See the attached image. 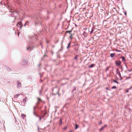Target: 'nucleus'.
<instances>
[{"label": "nucleus", "instance_id": "1", "mask_svg": "<svg viewBox=\"0 0 132 132\" xmlns=\"http://www.w3.org/2000/svg\"><path fill=\"white\" fill-rule=\"evenodd\" d=\"M116 72L118 74L119 76L121 77V74L120 71H119V70L118 69L117 70Z\"/></svg>", "mask_w": 132, "mask_h": 132}, {"label": "nucleus", "instance_id": "2", "mask_svg": "<svg viewBox=\"0 0 132 132\" xmlns=\"http://www.w3.org/2000/svg\"><path fill=\"white\" fill-rule=\"evenodd\" d=\"M116 65H120V64H121V62L120 61H119L118 62V63H117V61H116Z\"/></svg>", "mask_w": 132, "mask_h": 132}, {"label": "nucleus", "instance_id": "3", "mask_svg": "<svg viewBox=\"0 0 132 132\" xmlns=\"http://www.w3.org/2000/svg\"><path fill=\"white\" fill-rule=\"evenodd\" d=\"M17 85L18 86V87H20L21 86V84L18 82V83L17 84Z\"/></svg>", "mask_w": 132, "mask_h": 132}, {"label": "nucleus", "instance_id": "4", "mask_svg": "<svg viewBox=\"0 0 132 132\" xmlns=\"http://www.w3.org/2000/svg\"><path fill=\"white\" fill-rule=\"evenodd\" d=\"M18 24L21 26L20 27L21 28V27L22 26V23L21 22H19L18 23Z\"/></svg>", "mask_w": 132, "mask_h": 132}, {"label": "nucleus", "instance_id": "5", "mask_svg": "<svg viewBox=\"0 0 132 132\" xmlns=\"http://www.w3.org/2000/svg\"><path fill=\"white\" fill-rule=\"evenodd\" d=\"M115 54L114 53L111 54H110V56H111V57H114Z\"/></svg>", "mask_w": 132, "mask_h": 132}, {"label": "nucleus", "instance_id": "6", "mask_svg": "<svg viewBox=\"0 0 132 132\" xmlns=\"http://www.w3.org/2000/svg\"><path fill=\"white\" fill-rule=\"evenodd\" d=\"M121 58L122 59V61H125V59L124 57L122 56L121 57Z\"/></svg>", "mask_w": 132, "mask_h": 132}, {"label": "nucleus", "instance_id": "7", "mask_svg": "<svg viewBox=\"0 0 132 132\" xmlns=\"http://www.w3.org/2000/svg\"><path fill=\"white\" fill-rule=\"evenodd\" d=\"M27 97H26L25 98L23 99V101L24 103H25L26 101L27 100Z\"/></svg>", "mask_w": 132, "mask_h": 132}, {"label": "nucleus", "instance_id": "8", "mask_svg": "<svg viewBox=\"0 0 132 132\" xmlns=\"http://www.w3.org/2000/svg\"><path fill=\"white\" fill-rule=\"evenodd\" d=\"M32 50V49L31 47H28L27 48V50H30L31 51Z\"/></svg>", "mask_w": 132, "mask_h": 132}, {"label": "nucleus", "instance_id": "9", "mask_svg": "<svg viewBox=\"0 0 132 132\" xmlns=\"http://www.w3.org/2000/svg\"><path fill=\"white\" fill-rule=\"evenodd\" d=\"M106 126V125H105L104 126H103L101 128L100 130H103L104 128Z\"/></svg>", "mask_w": 132, "mask_h": 132}, {"label": "nucleus", "instance_id": "10", "mask_svg": "<svg viewBox=\"0 0 132 132\" xmlns=\"http://www.w3.org/2000/svg\"><path fill=\"white\" fill-rule=\"evenodd\" d=\"M94 66V64H92L89 66V68H92V67H93Z\"/></svg>", "mask_w": 132, "mask_h": 132}, {"label": "nucleus", "instance_id": "11", "mask_svg": "<svg viewBox=\"0 0 132 132\" xmlns=\"http://www.w3.org/2000/svg\"><path fill=\"white\" fill-rule=\"evenodd\" d=\"M25 115L24 114H22L21 115V117L23 119H24Z\"/></svg>", "mask_w": 132, "mask_h": 132}, {"label": "nucleus", "instance_id": "12", "mask_svg": "<svg viewBox=\"0 0 132 132\" xmlns=\"http://www.w3.org/2000/svg\"><path fill=\"white\" fill-rule=\"evenodd\" d=\"M19 95L20 94H16L15 95V96L14 97L15 98H17Z\"/></svg>", "mask_w": 132, "mask_h": 132}, {"label": "nucleus", "instance_id": "13", "mask_svg": "<svg viewBox=\"0 0 132 132\" xmlns=\"http://www.w3.org/2000/svg\"><path fill=\"white\" fill-rule=\"evenodd\" d=\"M72 31L71 30L69 31L68 30L66 31V33H70L72 32Z\"/></svg>", "mask_w": 132, "mask_h": 132}, {"label": "nucleus", "instance_id": "14", "mask_svg": "<svg viewBox=\"0 0 132 132\" xmlns=\"http://www.w3.org/2000/svg\"><path fill=\"white\" fill-rule=\"evenodd\" d=\"M78 125H77V124H76V126H75V129H77L78 128Z\"/></svg>", "mask_w": 132, "mask_h": 132}, {"label": "nucleus", "instance_id": "15", "mask_svg": "<svg viewBox=\"0 0 132 132\" xmlns=\"http://www.w3.org/2000/svg\"><path fill=\"white\" fill-rule=\"evenodd\" d=\"M38 99V102L39 101H41V100L40 99V98H37Z\"/></svg>", "mask_w": 132, "mask_h": 132}, {"label": "nucleus", "instance_id": "16", "mask_svg": "<svg viewBox=\"0 0 132 132\" xmlns=\"http://www.w3.org/2000/svg\"><path fill=\"white\" fill-rule=\"evenodd\" d=\"M93 31H94V30L93 29H92L91 30V31L90 32V34H92L93 32Z\"/></svg>", "mask_w": 132, "mask_h": 132}, {"label": "nucleus", "instance_id": "17", "mask_svg": "<svg viewBox=\"0 0 132 132\" xmlns=\"http://www.w3.org/2000/svg\"><path fill=\"white\" fill-rule=\"evenodd\" d=\"M78 55H76V56H75V59L77 60V57L78 56Z\"/></svg>", "mask_w": 132, "mask_h": 132}, {"label": "nucleus", "instance_id": "18", "mask_svg": "<svg viewBox=\"0 0 132 132\" xmlns=\"http://www.w3.org/2000/svg\"><path fill=\"white\" fill-rule=\"evenodd\" d=\"M113 82H115L116 83H117V84H118V82H117L115 80H113Z\"/></svg>", "mask_w": 132, "mask_h": 132}, {"label": "nucleus", "instance_id": "19", "mask_svg": "<svg viewBox=\"0 0 132 132\" xmlns=\"http://www.w3.org/2000/svg\"><path fill=\"white\" fill-rule=\"evenodd\" d=\"M116 51H117V52H121V51L120 50H118L117 49H116Z\"/></svg>", "mask_w": 132, "mask_h": 132}, {"label": "nucleus", "instance_id": "20", "mask_svg": "<svg viewBox=\"0 0 132 132\" xmlns=\"http://www.w3.org/2000/svg\"><path fill=\"white\" fill-rule=\"evenodd\" d=\"M70 34V36L69 38H70V39H71L72 38V34Z\"/></svg>", "mask_w": 132, "mask_h": 132}, {"label": "nucleus", "instance_id": "21", "mask_svg": "<svg viewBox=\"0 0 132 132\" xmlns=\"http://www.w3.org/2000/svg\"><path fill=\"white\" fill-rule=\"evenodd\" d=\"M112 89H116V87L115 86H114L112 87Z\"/></svg>", "mask_w": 132, "mask_h": 132}, {"label": "nucleus", "instance_id": "22", "mask_svg": "<svg viewBox=\"0 0 132 132\" xmlns=\"http://www.w3.org/2000/svg\"><path fill=\"white\" fill-rule=\"evenodd\" d=\"M62 121L61 120V119H60V125H61L62 123Z\"/></svg>", "mask_w": 132, "mask_h": 132}, {"label": "nucleus", "instance_id": "23", "mask_svg": "<svg viewBox=\"0 0 132 132\" xmlns=\"http://www.w3.org/2000/svg\"><path fill=\"white\" fill-rule=\"evenodd\" d=\"M33 113L34 114V115H35H35L36 114L35 113V111H33Z\"/></svg>", "mask_w": 132, "mask_h": 132}, {"label": "nucleus", "instance_id": "24", "mask_svg": "<svg viewBox=\"0 0 132 132\" xmlns=\"http://www.w3.org/2000/svg\"><path fill=\"white\" fill-rule=\"evenodd\" d=\"M129 90V89H127V90H126V93H127V92H128Z\"/></svg>", "mask_w": 132, "mask_h": 132}, {"label": "nucleus", "instance_id": "25", "mask_svg": "<svg viewBox=\"0 0 132 132\" xmlns=\"http://www.w3.org/2000/svg\"><path fill=\"white\" fill-rule=\"evenodd\" d=\"M36 117H39V116L37 115V114H36L35 116Z\"/></svg>", "mask_w": 132, "mask_h": 132}, {"label": "nucleus", "instance_id": "26", "mask_svg": "<svg viewBox=\"0 0 132 132\" xmlns=\"http://www.w3.org/2000/svg\"><path fill=\"white\" fill-rule=\"evenodd\" d=\"M35 108H36V107L35 106H34V110H33V111H35Z\"/></svg>", "mask_w": 132, "mask_h": 132}, {"label": "nucleus", "instance_id": "27", "mask_svg": "<svg viewBox=\"0 0 132 132\" xmlns=\"http://www.w3.org/2000/svg\"><path fill=\"white\" fill-rule=\"evenodd\" d=\"M39 94L40 95H41L42 94V92L41 91H39Z\"/></svg>", "mask_w": 132, "mask_h": 132}, {"label": "nucleus", "instance_id": "28", "mask_svg": "<svg viewBox=\"0 0 132 132\" xmlns=\"http://www.w3.org/2000/svg\"><path fill=\"white\" fill-rule=\"evenodd\" d=\"M120 68H121V70L122 71H123V69L122 68V67L121 66V67H120Z\"/></svg>", "mask_w": 132, "mask_h": 132}, {"label": "nucleus", "instance_id": "29", "mask_svg": "<svg viewBox=\"0 0 132 132\" xmlns=\"http://www.w3.org/2000/svg\"><path fill=\"white\" fill-rule=\"evenodd\" d=\"M130 78V77H127L126 79V80H127V79H129V78Z\"/></svg>", "mask_w": 132, "mask_h": 132}, {"label": "nucleus", "instance_id": "30", "mask_svg": "<svg viewBox=\"0 0 132 132\" xmlns=\"http://www.w3.org/2000/svg\"><path fill=\"white\" fill-rule=\"evenodd\" d=\"M42 119V117H39V120H41Z\"/></svg>", "mask_w": 132, "mask_h": 132}, {"label": "nucleus", "instance_id": "31", "mask_svg": "<svg viewBox=\"0 0 132 132\" xmlns=\"http://www.w3.org/2000/svg\"><path fill=\"white\" fill-rule=\"evenodd\" d=\"M70 42H69V43H68V45H69V46H70Z\"/></svg>", "mask_w": 132, "mask_h": 132}, {"label": "nucleus", "instance_id": "32", "mask_svg": "<svg viewBox=\"0 0 132 132\" xmlns=\"http://www.w3.org/2000/svg\"><path fill=\"white\" fill-rule=\"evenodd\" d=\"M69 47V45H68V46L67 47V49H68V48Z\"/></svg>", "mask_w": 132, "mask_h": 132}, {"label": "nucleus", "instance_id": "33", "mask_svg": "<svg viewBox=\"0 0 132 132\" xmlns=\"http://www.w3.org/2000/svg\"><path fill=\"white\" fill-rule=\"evenodd\" d=\"M132 88V86H131L130 88H128L129 89H131Z\"/></svg>", "mask_w": 132, "mask_h": 132}, {"label": "nucleus", "instance_id": "34", "mask_svg": "<svg viewBox=\"0 0 132 132\" xmlns=\"http://www.w3.org/2000/svg\"><path fill=\"white\" fill-rule=\"evenodd\" d=\"M108 68H106V71H108Z\"/></svg>", "mask_w": 132, "mask_h": 132}, {"label": "nucleus", "instance_id": "35", "mask_svg": "<svg viewBox=\"0 0 132 132\" xmlns=\"http://www.w3.org/2000/svg\"><path fill=\"white\" fill-rule=\"evenodd\" d=\"M132 71V69H131V70H128V71H129V72H130V71Z\"/></svg>", "mask_w": 132, "mask_h": 132}, {"label": "nucleus", "instance_id": "36", "mask_svg": "<svg viewBox=\"0 0 132 132\" xmlns=\"http://www.w3.org/2000/svg\"><path fill=\"white\" fill-rule=\"evenodd\" d=\"M23 92H22L21 93V95H23Z\"/></svg>", "mask_w": 132, "mask_h": 132}, {"label": "nucleus", "instance_id": "37", "mask_svg": "<svg viewBox=\"0 0 132 132\" xmlns=\"http://www.w3.org/2000/svg\"><path fill=\"white\" fill-rule=\"evenodd\" d=\"M106 89H107V90H109V89H108V87L106 88Z\"/></svg>", "mask_w": 132, "mask_h": 132}, {"label": "nucleus", "instance_id": "38", "mask_svg": "<svg viewBox=\"0 0 132 132\" xmlns=\"http://www.w3.org/2000/svg\"><path fill=\"white\" fill-rule=\"evenodd\" d=\"M125 66H126V68H127V66L126 65Z\"/></svg>", "mask_w": 132, "mask_h": 132}, {"label": "nucleus", "instance_id": "39", "mask_svg": "<svg viewBox=\"0 0 132 132\" xmlns=\"http://www.w3.org/2000/svg\"><path fill=\"white\" fill-rule=\"evenodd\" d=\"M125 14H126V13H125Z\"/></svg>", "mask_w": 132, "mask_h": 132}, {"label": "nucleus", "instance_id": "40", "mask_svg": "<svg viewBox=\"0 0 132 132\" xmlns=\"http://www.w3.org/2000/svg\"><path fill=\"white\" fill-rule=\"evenodd\" d=\"M25 25H26V24H24V26H25Z\"/></svg>", "mask_w": 132, "mask_h": 132}, {"label": "nucleus", "instance_id": "41", "mask_svg": "<svg viewBox=\"0 0 132 132\" xmlns=\"http://www.w3.org/2000/svg\"><path fill=\"white\" fill-rule=\"evenodd\" d=\"M70 132H71V131H70Z\"/></svg>", "mask_w": 132, "mask_h": 132}]
</instances>
